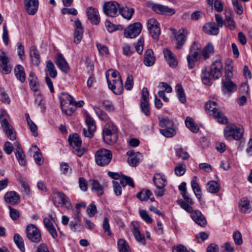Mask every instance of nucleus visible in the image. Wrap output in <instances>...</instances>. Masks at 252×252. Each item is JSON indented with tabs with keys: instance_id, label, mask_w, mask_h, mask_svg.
I'll return each instance as SVG.
<instances>
[{
	"instance_id": "obj_1",
	"label": "nucleus",
	"mask_w": 252,
	"mask_h": 252,
	"mask_svg": "<svg viewBox=\"0 0 252 252\" xmlns=\"http://www.w3.org/2000/svg\"><path fill=\"white\" fill-rule=\"evenodd\" d=\"M244 128L241 126L230 124L224 129V136L227 140H240L243 137Z\"/></svg>"
},
{
	"instance_id": "obj_2",
	"label": "nucleus",
	"mask_w": 252,
	"mask_h": 252,
	"mask_svg": "<svg viewBox=\"0 0 252 252\" xmlns=\"http://www.w3.org/2000/svg\"><path fill=\"white\" fill-rule=\"evenodd\" d=\"M7 112L4 109H0V123L2 129L9 139L14 140L16 138V134L12 126L7 120Z\"/></svg>"
},
{
	"instance_id": "obj_3",
	"label": "nucleus",
	"mask_w": 252,
	"mask_h": 252,
	"mask_svg": "<svg viewBox=\"0 0 252 252\" xmlns=\"http://www.w3.org/2000/svg\"><path fill=\"white\" fill-rule=\"evenodd\" d=\"M112 158V153L109 150L101 148L95 154V161L97 165L104 166L108 165Z\"/></svg>"
},
{
	"instance_id": "obj_4",
	"label": "nucleus",
	"mask_w": 252,
	"mask_h": 252,
	"mask_svg": "<svg viewBox=\"0 0 252 252\" xmlns=\"http://www.w3.org/2000/svg\"><path fill=\"white\" fill-rule=\"evenodd\" d=\"M205 110L212 115L218 122L221 124H226L227 121L225 117L220 111L216 108V102L213 101H208L205 104Z\"/></svg>"
},
{
	"instance_id": "obj_5",
	"label": "nucleus",
	"mask_w": 252,
	"mask_h": 252,
	"mask_svg": "<svg viewBox=\"0 0 252 252\" xmlns=\"http://www.w3.org/2000/svg\"><path fill=\"white\" fill-rule=\"evenodd\" d=\"M68 140L70 146L72 147V152L78 157H81L85 151L81 148L82 140L79 135L74 133L68 137Z\"/></svg>"
},
{
	"instance_id": "obj_6",
	"label": "nucleus",
	"mask_w": 252,
	"mask_h": 252,
	"mask_svg": "<svg viewBox=\"0 0 252 252\" xmlns=\"http://www.w3.org/2000/svg\"><path fill=\"white\" fill-rule=\"evenodd\" d=\"M57 198L61 199L62 205L64 206L67 209H72V205L70 199L63 192L55 191L52 194V200L53 204L55 206L58 207L60 206L61 202L57 201Z\"/></svg>"
},
{
	"instance_id": "obj_7",
	"label": "nucleus",
	"mask_w": 252,
	"mask_h": 252,
	"mask_svg": "<svg viewBox=\"0 0 252 252\" xmlns=\"http://www.w3.org/2000/svg\"><path fill=\"white\" fill-rule=\"evenodd\" d=\"M171 31L176 42V48L180 50L182 48L186 41L188 32L185 28L180 29L178 31L171 29Z\"/></svg>"
},
{
	"instance_id": "obj_8",
	"label": "nucleus",
	"mask_w": 252,
	"mask_h": 252,
	"mask_svg": "<svg viewBox=\"0 0 252 252\" xmlns=\"http://www.w3.org/2000/svg\"><path fill=\"white\" fill-rule=\"evenodd\" d=\"M27 236L32 242L38 243L41 240V234L39 229L33 224L28 225L26 229Z\"/></svg>"
},
{
	"instance_id": "obj_9",
	"label": "nucleus",
	"mask_w": 252,
	"mask_h": 252,
	"mask_svg": "<svg viewBox=\"0 0 252 252\" xmlns=\"http://www.w3.org/2000/svg\"><path fill=\"white\" fill-rule=\"evenodd\" d=\"M147 26L149 33L154 39H158L160 34V29L158 22L154 18L149 19Z\"/></svg>"
},
{
	"instance_id": "obj_10",
	"label": "nucleus",
	"mask_w": 252,
	"mask_h": 252,
	"mask_svg": "<svg viewBox=\"0 0 252 252\" xmlns=\"http://www.w3.org/2000/svg\"><path fill=\"white\" fill-rule=\"evenodd\" d=\"M142 29V26L141 23H134L125 29L124 35L126 38H135L140 33Z\"/></svg>"
},
{
	"instance_id": "obj_11",
	"label": "nucleus",
	"mask_w": 252,
	"mask_h": 252,
	"mask_svg": "<svg viewBox=\"0 0 252 252\" xmlns=\"http://www.w3.org/2000/svg\"><path fill=\"white\" fill-rule=\"evenodd\" d=\"M119 4L115 1H108L103 5V11L107 15L114 17L118 15V11L119 10Z\"/></svg>"
},
{
	"instance_id": "obj_12",
	"label": "nucleus",
	"mask_w": 252,
	"mask_h": 252,
	"mask_svg": "<svg viewBox=\"0 0 252 252\" xmlns=\"http://www.w3.org/2000/svg\"><path fill=\"white\" fill-rule=\"evenodd\" d=\"M109 88L116 94H120L124 90L123 81L121 76H118L117 79L110 80L109 77H107Z\"/></svg>"
},
{
	"instance_id": "obj_13",
	"label": "nucleus",
	"mask_w": 252,
	"mask_h": 252,
	"mask_svg": "<svg viewBox=\"0 0 252 252\" xmlns=\"http://www.w3.org/2000/svg\"><path fill=\"white\" fill-rule=\"evenodd\" d=\"M222 63L220 60H217L213 62L208 70L214 77V79H217L220 77L222 75Z\"/></svg>"
},
{
	"instance_id": "obj_14",
	"label": "nucleus",
	"mask_w": 252,
	"mask_h": 252,
	"mask_svg": "<svg viewBox=\"0 0 252 252\" xmlns=\"http://www.w3.org/2000/svg\"><path fill=\"white\" fill-rule=\"evenodd\" d=\"M0 67L2 72L5 74H9L11 71L12 67L8 64L9 59L6 53L2 50H0Z\"/></svg>"
},
{
	"instance_id": "obj_15",
	"label": "nucleus",
	"mask_w": 252,
	"mask_h": 252,
	"mask_svg": "<svg viewBox=\"0 0 252 252\" xmlns=\"http://www.w3.org/2000/svg\"><path fill=\"white\" fill-rule=\"evenodd\" d=\"M38 4V0H24L25 9L27 12L31 15H33L36 13Z\"/></svg>"
},
{
	"instance_id": "obj_16",
	"label": "nucleus",
	"mask_w": 252,
	"mask_h": 252,
	"mask_svg": "<svg viewBox=\"0 0 252 252\" xmlns=\"http://www.w3.org/2000/svg\"><path fill=\"white\" fill-rule=\"evenodd\" d=\"M195 45V43H194L190 47L189 54L187 56L188 66L190 69L193 68L194 67L195 61L199 60L201 57V55L198 52L192 51V50L194 49Z\"/></svg>"
},
{
	"instance_id": "obj_17",
	"label": "nucleus",
	"mask_w": 252,
	"mask_h": 252,
	"mask_svg": "<svg viewBox=\"0 0 252 252\" xmlns=\"http://www.w3.org/2000/svg\"><path fill=\"white\" fill-rule=\"evenodd\" d=\"M152 9L157 13L172 15L175 13L174 9L170 8L160 4H155L152 6Z\"/></svg>"
},
{
	"instance_id": "obj_18",
	"label": "nucleus",
	"mask_w": 252,
	"mask_h": 252,
	"mask_svg": "<svg viewBox=\"0 0 252 252\" xmlns=\"http://www.w3.org/2000/svg\"><path fill=\"white\" fill-rule=\"evenodd\" d=\"M58 67L64 73L69 72L70 68L69 65L63 55L61 53L57 54L56 61L55 62Z\"/></svg>"
},
{
	"instance_id": "obj_19",
	"label": "nucleus",
	"mask_w": 252,
	"mask_h": 252,
	"mask_svg": "<svg viewBox=\"0 0 252 252\" xmlns=\"http://www.w3.org/2000/svg\"><path fill=\"white\" fill-rule=\"evenodd\" d=\"M163 53L164 58L170 66L175 67L177 65L178 61L176 58L170 50L165 48L163 49Z\"/></svg>"
},
{
	"instance_id": "obj_20",
	"label": "nucleus",
	"mask_w": 252,
	"mask_h": 252,
	"mask_svg": "<svg viewBox=\"0 0 252 252\" xmlns=\"http://www.w3.org/2000/svg\"><path fill=\"white\" fill-rule=\"evenodd\" d=\"M88 18L91 22L94 25H97L100 22V17L98 10L91 7L88 8L87 10Z\"/></svg>"
},
{
	"instance_id": "obj_21",
	"label": "nucleus",
	"mask_w": 252,
	"mask_h": 252,
	"mask_svg": "<svg viewBox=\"0 0 252 252\" xmlns=\"http://www.w3.org/2000/svg\"><path fill=\"white\" fill-rule=\"evenodd\" d=\"M201 78L203 83L207 86H210L213 84L214 77L208 70V66H205L202 69Z\"/></svg>"
},
{
	"instance_id": "obj_22",
	"label": "nucleus",
	"mask_w": 252,
	"mask_h": 252,
	"mask_svg": "<svg viewBox=\"0 0 252 252\" xmlns=\"http://www.w3.org/2000/svg\"><path fill=\"white\" fill-rule=\"evenodd\" d=\"M191 217L192 220L199 225L204 227L206 225V219L199 211L195 210L192 212Z\"/></svg>"
},
{
	"instance_id": "obj_23",
	"label": "nucleus",
	"mask_w": 252,
	"mask_h": 252,
	"mask_svg": "<svg viewBox=\"0 0 252 252\" xmlns=\"http://www.w3.org/2000/svg\"><path fill=\"white\" fill-rule=\"evenodd\" d=\"M239 209L243 213H248L252 210V204L248 198L243 197L239 203Z\"/></svg>"
},
{
	"instance_id": "obj_24",
	"label": "nucleus",
	"mask_w": 252,
	"mask_h": 252,
	"mask_svg": "<svg viewBox=\"0 0 252 252\" xmlns=\"http://www.w3.org/2000/svg\"><path fill=\"white\" fill-rule=\"evenodd\" d=\"M203 31L209 35H216L219 33V28L214 22L206 24L203 27Z\"/></svg>"
},
{
	"instance_id": "obj_25",
	"label": "nucleus",
	"mask_w": 252,
	"mask_h": 252,
	"mask_svg": "<svg viewBox=\"0 0 252 252\" xmlns=\"http://www.w3.org/2000/svg\"><path fill=\"white\" fill-rule=\"evenodd\" d=\"M156 61V58L151 49H147L144 54V63L147 66L153 65Z\"/></svg>"
},
{
	"instance_id": "obj_26",
	"label": "nucleus",
	"mask_w": 252,
	"mask_h": 252,
	"mask_svg": "<svg viewBox=\"0 0 252 252\" xmlns=\"http://www.w3.org/2000/svg\"><path fill=\"white\" fill-rule=\"evenodd\" d=\"M5 201L12 205L18 204L20 201V196L15 191H11L7 192L4 196Z\"/></svg>"
},
{
	"instance_id": "obj_27",
	"label": "nucleus",
	"mask_w": 252,
	"mask_h": 252,
	"mask_svg": "<svg viewBox=\"0 0 252 252\" xmlns=\"http://www.w3.org/2000/svg\"><path fill=\"white\" fill-rule=\"evenodd\" d=\"M153 181L158 189H164L166 185V179L165 176L160 173H157L154 175Z\"/></svg>"
},
{
	"instance_id": "obj_28",
	"label": "nucleus",
	"mask_w": 252,
	"mask_h": 252,
	"mask_svg": "<svg viewBox=\"0 0 252 252\" xmlns=\"http://www.w3.org/2000/svg\"><path fill=\"white\" fill-rule=\"evenodd\" d=\"M130 226L131 231L135 239L139 242L144 243V236H142L140 233L138 224L136 222H132Z\"/></svg>"
},
{
	"instance_id": "obj_29",
	"label": "nucleus",
	"mask_w": 252,
	"mask_h": 252,
	"mask_svg": "<svg viewBox=\"0 0 252 252\" xmlns=\"http://www.w3.org/2000/svg\"><path fill=\"white\" fill-rule=\"evenodd\" d=\"M222 88L224 93H233L236 91L237 85L231 80H222Z\"/></svg>"
},
{
	"instance_id": "obj_30",
	"label": "nucleus",
	"mask_w": 252,
	"mask_h": 252,
	"mask_svg": "<svg viewBox=\"0 0 252 252\" xmlns=\"http://www.w3.org/2000/svg\"><path fill=\"white\" fill-rule=\"evenodd\" d=\"M61 109L64 107H68V105H72L73 98L70 95L62 93L59 97Z\"/></svg>"
},
{
	"instance_id": "obj_31",
	"label": "nucleus",
	"mask_w": 252,
	"mask_h": 252,
	"mask_svg": "<svg viewBox=\"0 0 252 252\" xmlns=\"http://www.w3.org/2000/svg\"><path fill=\"white\" fill-rule=\"evenodd\" d=\"M30 52L33 64L38 65L40 62V57L37 49L35 46H32L30 48Z\"/></svg>"
},
{
	"instance_id": "obj_32",
	"label": "nucleus",
	"mask_w": 252,
	"mask_h": 252,
	"mask_svg": "<svg viewBox=\"0 0 252 252\" xmlns=\"http://www.w3.org/2000/svg\"><path fill=\"white\" fill-rule=\"evenodd\" d=\"M14 73L16 78L21 83L26 80V74L23 66L20 64L17 65L14 68Z\"/></svg>"
},
{
	"instance_id": "obj_33",
	"label": "nucleus",
	"mask_w": 252,
	"mask_h": 252,
	"mask_svg": "<svg viewBox=\"0 0 252 252\" xmlns=\"http://www.w3.org/2000/svg\"><path fill=\"white\" fill-rule=\"evenodd\" d=\"M214 53V48L211 43L207 44L203 49L201 56L204 60L209 59Z\"/></svg>"
},
{
	"instance_id": "obj_34",
	"label": "nucleus",
	"mask_w": 252,
	"mask_h": 252,
	"mask_svg": "<svg viewBox=\"0 0 252 252\" xmlns=\"http://www.w3.org/2000/svg\"><path fill=\"white\" fill-rule=\"evenodd\" d=\"M28 80L31 89L34 92H37L39 87V82L37 77L33 72H31L29 74Z\"/></svg>"
},
{
	"instance_id": "obj_35",
	"label": "nucleus",
	"mask_w": 252,
	"mask_h": 252,
	"mask_svg": "<svg viewBox=\"0 0 252 252\" xmlns=\"http://www.w3.org/2000/svg\"><path fill=\"white\" fill-rule=\"evenodd\" d=\"M120 14L125 19L127 20L131 19L134 10L133 8H128L127 6L119 8Z\"/></svg>"
},
{
	"instance_id": "obj_36",
	"label": "nucleus",
	"mask_w": 252,
	"mask_h": 252,
	"mask_svg": "<svg viewBox=\"0 0 252 252\" xmlns=\"http://www.w3.org/2000/svg\"><path fill=\"white\" fill-rule=\"evenodd\" d=\"M207 190L211 193H217L220 190V185L216 181H210L207 184Z\"/></svg>"
},
{
	"instance_id": "obj_37",
	"label": "nucleus",
	"mask_w": 252,
	"mask_h": 252,
	"mask_svg": "<svg viewBox=\"0 0 252 252\" xmlns=\"http://www.w3.org/2000/svg\"><path fill=\"white\" fill-rule=\"evenodd\" d=\"M89 183L92 189L96 192L97 195L101 196L103 194V189L98 182L95 180H90Z\"/></svg>"
},
{
	"instance_id": "obj_38",
	"label": "nucleus",
	"mask_w": 252,
	"mask_h": 252,
	"mask_svg": "<svg viewBox=\"0 0 252 252\" xmlns=\"http://www.w3.org/2000/svg\"><path fill=\"white\" fill-rule=\"evenodd\" d=\"M103 131L105 132V135L107 138L108 137L107 133H108V132H111V134H113L112 137L113 139L115 137V133H118V129L117 127L113 123H108L105 125Z\"/></svg>"
},
{
	"instance_id": "obj_39",
	"label": "nucleus",
	"mask_w": 252,
	"mask_h": 252,
	"mask_svg": "<svg viewBox=\"0 0 252 252\" xmlns=\"http://www.w3.org/2000/svg\"><path fill=\"white\" fill-rule=\"evenodd\" d=\"M185 124L188 128L192 132H197L198 131L199 128L191 118L187 117L185 121Z\"/></svg>"
},
{
	"instance_id": "obj_40",
	"label": "nucleus",
	"mask_w": 252,
	"mask_h": 252,
	"mask_svg": "<svg viewBox=\"0 0 252 252\" xmlns=\"http://www.w3.org/2000/svg\"><path fill=\"white\" fill-rule=\"evenodd\" d=\"M15 156L21 165L25 166L26 164V156L22 149L16 150Z\"/></svg>"
},
{
	"instance_id": "obj_41",
	"label": "nucleus",
	"mask_w": 252,
	"mask_h": 252,
	"mask_svg": "<svg viewBox=\"0 0 252 252\" xmlns=\"http://www.w3.org/2000/svg\"><path fill=\"white\" fill-rule=\"evenodd\" d=\"M117 245L120 252H131L128 244L124 239H119L118 241Z\"/></svg>"
},
{
	"instance_id": "obj_42",
	"label": "nucleus",
	"mask_w": 252,
	"mask_h": 252,
	"mask_svg": "<svg viewBox=\"0 0 252 252\" xmlns=\"http://www.w3.org/2000/svg\"><path fill=\"white\" fill-rule=\"evenodd\" d=\"M159 126L163 128L174 126L173 122L167 117L159 118Z\"/></svg>"
},
{
	"instance_id": "obj_43",
	"label": "nucleus",
	"mask_w": 252,
	"mask_h": 252,
	"mask_svg": "<svg viewBox=\"0 0 252 252\" xmlns=\"http://www.w3.org/2000/svg\"><path fill=\"white\" fill-rule=\"evenodd\" d=\"M25 117L26 118L27 124L31 131L32 132L34 136H37L38 133L37 132V126L31 120L28 114H26Z\"/></svg>"
},
{
	"instance_id": "obj_44",
	"label": "nucleus",
	"mask_w": 252,
	"mask_h": 252,
	"mask_svg": "<svg viewBox=\"0 0 252 252\" xmlns=\"http://www.w3.org/2000/svg\"><path fill=\"white\" fill-rule=\"evenodd\" d=\"M176 88L179 101L182 103H185L186 102V97L182 85L178 84L177 85Z\"/></svg>"
},
{
	"instance_id": "obj_45",
	"label": "nucleus",
	"mask_w": 252,
	"mask_h": 252,
	"mask_svg": "<svg viewBox=\"0 0 252 252\" xmlns=\"http://www.w3.org/2000/svg\"><path fill=\"white\" fill-rule=\"evenodd\" d=\"M14 241L22 252L25 251V248L23 238L18 234H15L14 236Z\"/></svg>"
},
{
	"instance_id": "obj_46",
	"label": "nucleus",
	"mask_w": 252,
	"mask_h": 252,
	"mask_svg": "<svg viewBox=\"0 0 252 252\" xmlns=\"http://www.w3.org/2000/svg\"><path fill=\"white\" fill-rule=\"evenodd\" d=\"M160 133L166 137H171L174 136L176 131L173 126L160 129Z\"/></svg>"
},
{
	"instance_id": "obj_47",
	"label": "nucleus",
	"mask_w": 252,
	"mask_h": 252,
	"mask_svg": "<svg viewBox=\"0 0 252 252\" xmlns=\"http://www.w3.org/2000/svg\"><path fill=\"white\" fill-rule=\"evenodd\" d=\"M141 154L139 152L133 157H129L127 159V162L129 165L131 166H136L141 160Z\"/></svg>"
},
{
	"instance_id": "obj_48",
	"label": "nucleus",
	"mask_w": 252,
	"mask_h": 252,
	"mask_svg": "<svg viewBox=\"0 0 252 252\" xmlns=\"http://www.w3.org/2000/svg\"><path fill=\"white\" fill-rule=\"evenodd\" d=\"M46 68L51 77L54 78L57 76V71L52 61H48L47 62Z\"/></svg>"
},
{
	"instance_id": "obj_49",
	"label": "nucleus",
	"mask_w": 252,
	"mask_h": 252,
	"mask_svg": "<svg viewBox=\"0 0 252 252\" xmlns=\"http://www.w3.org/2000/svg\"><path fill=\"white\" fill-rule=\"evenodd\" d=\"M105 25L107 28L108 31L110 32H112L116 30H122L123 29V26L120 25H115L109 20H106L105 21Z\"/></svg>"
},
{
	"instance_id": "obj_50",
	"label": "nucleus",
	"mask_w": 252,
	"mask_h": 252,
	"mask_svg": "<svg viewBox=\"0 0 252 252\" xmlns=\"http://www.w3.org/2000/svg\"><path fill=\"white\" fill-rule=\"evenodd\" d=\"M103 134L104 141L107 144H110L112 143H115L118 139V133H115V137L114 138V139H113V137H112L113 134L112 133L111 134V132H108V133H107V134L108 135H107L108 136L107 138L106 137L105 131H103Z\"/></svg>"
},
{
	"instance_id": "obj_51",
	"label": "nucleus",
	"mask_w": 252,
	"mask_h": 252,
	"mask_svg": "<svg viewBox=\"0 0 252 252\" xmlns=\"http://www.w3.org/2000/svg\"><path fill=\"white\" fill-rule=\"evenodd\" d=\"M186 171V165L185 163L179 164L175 168V173L178 176L185 174Z\"/></svg>"
},
{
	"instance_id": "obj_52",
	"label": "nucleus",
	"mask_w": 252,
	"mask_h": 252,
	"mask_svg": "<svg viewBox=\"0 0 252 252\" xmlns=\"http://www.w3.org/2000/svg\"><path fill=\"white\" fill-rule=\"evenodd\" d=\"M86 123L87 127L91 129L92 130H95L96 126L94 120L89 114L86 115Z\"/></svg>"
},
{
	"instance_id": "obj_53",
	"label": "nucleus",
	"mask_w": 252,
	"mask_h": 252,
	"mask_svg": "<svg viewBox=\"0 0 252 252\" xmlns=\"http://www.w3.org/2000/svg\"><path fill=\"white\" fill-rule=\"evenodd\" d=\"M94 110L96 114L100 120L103 121H107L108 120L109 117L106 113L96 107H94Z\"/></svg>"
},
{
	"instance_id": "obj_54",
	"label": "nucleus",
	"mask_w": 252,
	"mask_h": 252,
	"mask_svg": "<svg viewBox=\"0 0 252 252\" xmlns=\"http://www.w3.org/2000/svg\"><path fill=\"white\" fill-rule=\"evenodd\" d=\"M140 108L142 112L145 115L149 116L150 115L149 101L140 102Z\"/></svg>"
},
{
	"instance_id": "obj_55",
	"label": "nucleus",
	"mask_w": 252,
	"mask_h": 252,
	"mask_svg": "<svg viewBox=\"0 0 252 252\" xmlns=\"http://www.w3.org/2000/svg\"><path fill=\"white\" fill-rule=\"evenodd\" d=\"M102 227L104 232L106 233L107 235L111 236L112 235V232L110 230V225L109 223V220L106 217L104 218L103 219Z\"/></svg>"
},
{
	"instance_id": "obj_56",
	"label": "nucleus",
	"mask_w": 252,
	"mask_h": 252,
	"mask_svg": "<svg viewBox=\"0 0 252 252\" xmlns=\"http://www.w3.org/2000/svg\"><path fill=\"white\" fill-rule=\"evenodd\" d=\"M224 25L230 30H234L235 28V22L230 16H226Z\"/></svg>"
},
{
	"instance_id": "obj_57",
	"label": "nucleus",
	"mask_w": 252,
	"mask_h": 252,
	"mask_svg": "<svg viewBox=\"0 0 252 252\" xmlns=\"http://www.w3.org/2000/svg\"><path fill=\"white\" fill-rule=\"evenodd\" d=\"M83 34V30H79L75 29L74 32V42L76 44L80 42Z\"/></svg>"
},
{
	"instance_id": "obj_58",
	"label": "nucleus",
	"mask_w": 252,
	"mask_h": 252,
	"mask_svg": "<svg viewBox=\"0 0 252 252\" xmlns=\"http://www.w3.org/2000/svg\"><path fill=\"white\" fill-rule=\"evenodd\" d=\"M232 4L234 7L235 12L239 15L243 13V7L240 2L238 0H232Z\"/></svg>"
},
{
	"instance_id": "obj_59",
	"label": "nucleus",
	"mask_w": 252,
	"mask_h": 252,
	"mask_svg": "<svg viewBox=\"0 0 252 252\" xmlns=\"http://www.w3.org/2000/svg\"><path fill=\"white\" fill-rule=\"evenodd\" d=\"M176 154L177 157L181 158L183 159H186L189 157L188 153L185 151L182 148L176 149Z\"/></svg>"
},
{
	"instance_id": "obj_60",
	"label": "nucleus",
	"mask_w": 252,
	"mask_h": 252,
	"mask_svg": "<svg viewBox=\"0 0 252 252\" xmlns=\"http://www.w3.org/2000/svg\"><path fill=\"white\" fill-rule=\"evenodd\" d=\"M0 97L1 101L5 104H9L10 102V99L8 95L3 89H0Z\"/></svg>"
},
{
	"instance_id": "obj_61",
	"label": "nucleus",
	"mask_w": 252,
	"mask_h": 252,
	"mask_svg": "<svg viewBox=\"0 0 252 252\" xmlns=\"http://www.w3.org/2000/svg\"><path fill=\"white\" fill-rule=\"evenodd\" d=\"M139 215L142 219L147 223H151L152 222L153 220L145 210H140L139 211Z\"/></svg>"
},
{
	"instance_id": "obj_62",
	"label": "nucleus",
	"mask_w": 252,
	"mask_h": 252,
	"mask_svg": "<svg viewBox=\"0 0 252 252\" xmlns=\"http://www.w3.org/2000/svg\"><path fill=\"white\" fill-rule=\"evenodd\" d=\"M144 39L140 38L136 42L135 48L136 51L139 54H141L143 50Z\"/></svg>"
},
{
	"instance_id": "obj_63",
	"label": "nucleus",
	"mask_w": 252,
	"mask_h": 252,
	"mask_svg": "<svg viewBox=\"0 0 252 252\" xmlns=\"http://www.w3.org/2000/svg\"><path fill=\"white\" fill-rule=\"evenodd\" d=\"M80 221H78L76 220H74V221H71L69 223V227L71 230L73 231H76L77 230L80 231L83 227L79 224Z\"/></svg>"
},
{
	"instance_id": "obj_64",
	"label": "nucleus",
	"mask_w": 252,
	"mask_h": 252,
	"mask_svg": "<svg viewBox=\"0 0 252 252\" xmlns=\"http://www.w3.org/2000/svg\"><path fill=\"white\" fill-rule=\"evenodd\" d=\"M96 47L100 55L103 56L109 54L108 49L106 46L98 43L96 44Z\"/></svg>"
}]
</instances>
